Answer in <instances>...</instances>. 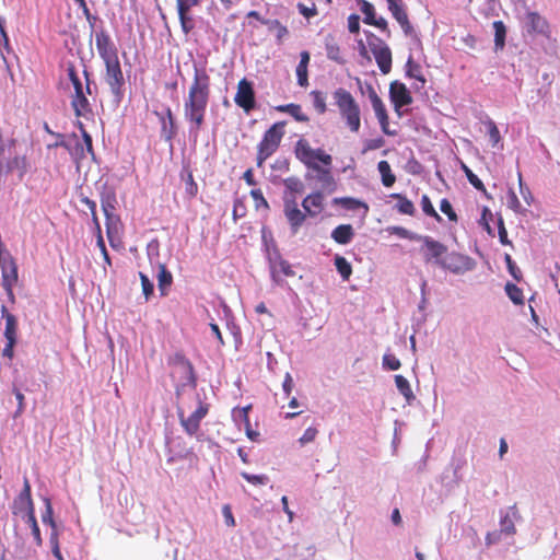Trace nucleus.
<instances>
[{"label": "nucleus", "instance_id": "obj_44", "mask_svg": "<svg viewBox=\"0 0 560 560\" xmlns=\"http://www.w3.org/2000/svg\"><path fill=\"white\" fill-rule=\"evenodd\" d=\"M185 194L188 199L195 198L198 194V185L195 182L192 173L190 171H187L185 178Z\"/></svg>", "mask_w": 560, "mask_h": 560}, {"label": "nucleus", "instance_id": "obj_25", "mask_svg": "<svg viewBox=\"0 0 560 560\" xmlns=\"http://www.w3.org/2000/svg\"><path fill=\"white\" fill-rule=\"evenodd\" d=\"M325 49L327 58L339 63L345 65L346 59L342 56L341 48L339 44L335 40L332 36H327L325 40Z\"/></svg>", "mask_w": 560, "mask_h": 560}, {"label": "nucleus", "instance_id": "obj_52", "mask_svg": "<svg viewBox=\"0 0 560 560\" xmlns=\"http://www.w3.org/2000/svg\"><path fill=\"white\" fill-rule=\"evenodd\" d=\"M318 430L314 427L307 428L302 436L299 439L301 445H305L315 441Z\"/></svg>", "mask_w": 560, "mask_h": 560}, {"label": "nucleus", "instance_id": "obj_24", "mask_svg": "<svg viewBox=\"0 0 560 560\" xmlns=\"http://www.w3.org/2000/svg\"><path fill=\"white\" fill-rule=\"evenodd\" d=\"M156 278L160 294L162 296L167 295L173 283V276L172 272L166 268L165 264H159V272Z\"/></svg>", "mask_w": 560, "mask_h": 560}, {"label": "nucleus", "instance_id": "obj_28", "mask_svg": "<svg viewBox=\"0 0 560 560\" xmlns=\"http://www.w3.org/2000/svg\"><path fill=\"white\" fill-rule=\"evenodd\" d=\"M374 59L383 74H387L392 70V51L390 48L387 46L386 48L381 49L380 51L375 52Z\"/></svg>", "mask_w": 560, "mask_h": 560}, {"label": "nucleus", "instance_id": "obj_46", "mask_svg": "<svg viewBox=\"0 0 560 560\" xmlns=\"http://www.w3.org/2000/svg\"><path fill=\"white\" fill-rule=\"evenodd\" d=\"M421 207H422V211L429 215V217H432L434 219H436L438 221L441 220V217L440 214L435 211L430 198L428 195H423L421 197Z\"/></svg>", "mask_w": 560, "mask_h": 560}, {"label": "nucleus", "instance_id": "obj_30", "mask_svg": "<svg viewBox=\"0 0 560 560\" xmlns=\"http://www.w3.org/2000/svg\"><path fill=\"white\" fill-rule=\"evenodd\" d=\"M377 170L382 177V184L385 187H392L396 182V176L392 173L389 163L385 160L380 161Z\"/></svg>", "mask_w": 560, "mask_h": 560}, {"label": "nucleus", "instance_id": "obj_1", "mask_svg": "<svg viewBox=\"0 0 560 560\" xmlns=\"http://www.w3.org/2000/svg\"><path fill=\"white\" fill-rule=\"evenodd\" d=\"M211 79L206 68L195 67L194 78L184 98L183 114L189 124V130L195 136L206 122L207 107L210 101Z\"/></svg>", "mask_w": 560, "mask_h": 560}, {"label": "nucleus", "instance_id": "obj_10", "mask_svg": "<svg viewBox=\"0 0 560 560\" xmlns=\"http://www.w3.org/2000/svg\"><path fill=\"white\" fill-rule=\"evenodd\" d=\"M1 316L5 319L4 338L7 339L2 354L3 357L12 359L18 341V320L16 317L8 311L5 305L1 306Z\"/></svg>", "mask_w": 560, "mask_h": 560}, {"label": "nucleus", "instance_id": "obj_35", "mask_svg": "<svg viewBox=\"0 0 560 560\" xmlns=\"http://www.w3.org/2000/svg\"><path fill=\"white\" fill-rule=\"evenodd\" d=\"M335 267L342 280L348 281L352 275L351 264L342 256L337 255L335 257Z\"/></svg>", "mask_w": 560, "mask_h": 560}, {"label": "nucleus", "instance_id": "obj_62", "mask_svg": "<svg viewBox=\"0 0 560 560\" xmlns=\"http://www.w3.org/2000/svg\"><path fill=\"white\" fill-rule=\"evenodd\" d=\"M250 196L253 197V199L255 200L256 202V207L259 208L260 206L265 207V208H268V202L267 200L265 199L264 195H262V191L260 189H253L250 191Z\"/></svg>", "mask_w": 560, "mask_h": 560}, {"label": "nucleus", "instance_id": "obj_19", "mask_svg": "<svg viewBox=\"0 0 560 560\" xmlns=\"http://www.w3.org/2000/svg\"><path fill=\"white\" fill-rule=\"evenodd\" d=\"M247 18H252L260 22L261 24L266 25L269 31H272L273 27H277V43L282 44L283 38L288 36L289 31L285 25H283L279 20H267L261 18L259 12L257 11H249L246 14Z\"/></svg>", "mask_w": 560, "mask_h": 560}, {"label": "nucleus", "instance_id": "obj_38", "mask_svg": "<svg viewBox=\"0 0 560 560\" xmlns=\"http://www.w3.org/2000/svg\"><path fill=\"white\" fill-rule=\"evenodd\" d=\"M13 170L19 171V177L22 178L27 171V162L25 156H14L7 164V172H12Z\"/></svg>", "mask_w": 560, "mask_h": 560}, {"label": "nucleus", "instance_id": "obj_18", "mask_svg": "<svg viewBox=\"0 0 560 560\" xmlns=\"http://www.w3.org/2000/svg\"><path fill=\"white\" fill-rule=\"evenodd\" d=\"M369 96H370V101H371L373 110L375 113V116L377 117L378 122L381 125L382 131L386 135H392V132L388 130L389 119H388L385 104L383 103L382 98L377 95V93L374 90L370 91Z\"/></svg>", "mask_w": 560, "mask_h": 560}, {"label": "nucleus", "instance_id": "obj_54", "mask_svg": "<svg viewBox=\"0 0 560 560\" xmlns=\"http://www.w3.org/2000/svg\"><path fill=\"white\" fill-rule=\"evenodd\" d=\"M440 210L447 215V218L451 220V221H454L456 222L457 221V214L456 212L454 211L451 202L447 200V199H442L441 200V203H440Z\"/></svg>", "mask_w": 560, "mask_h": 560}, {"label": "nucleus", "instance_id": "obj_2", "mask_svg": "<svg viewBox=\"0 0 560 560\" xmlns=\"http://www.w3.org/2000/svg\"><path fill=\"white\" fill-rule=\"evenodd\" d=\"M295 158L307 168L318 173V179L329 187H335V180L329 167L332 163L330 154L323 149H313L305 138L296 141L294 147Z\"/></svg>", "mask_w": 560, "mask_h": 560}, {"label": "nucleus", "instance_id": "obj_53", "mask_svg": "<svg viewBox=\"0 0 560 560\" xmlns=\"http://www.w3.org/2000/svg\"><path fill=\"white\" fill-rule=\"evenodd\" d=\"M78 127L82 133V137H83V142L82 143L84 145V149L90 153V154H94L93 152V143H92V137L90 136V133L85 130L83 124L81 121H78Z\"/></svg>", "mask_w": 560, "mask_h": 560}, {"label": "nucleus", "instance_id": "obj_63", "mask_svg": "<svg viewBox=\"0 0 560 560\" xmlns=\"http://www.w3.org/2000/svg\"><path fill=\"white\" fill-rule=\"evenodd\" d=\"M384 144L385 140L381 137L376 139H371L365 144V151L377 150L382 148Z\"/></svg>", "mask_w": 560, "mask_h": 560}, {"label": "nucleus", "instance_id": "obj_33", "mask_svg": "<svg viewBox=\"0 0 560 560\" xmlns=\"http://www.w3.org/2000/svg\"><path fill=\"white\" fill-rule=\"evenodd\" d=\"M18 281V270L16 266L13 261H10L9 264H3L2 266V287H7L8 283L10 285H14V283Z\"/></svg>", "mask_w": 560, "mask_h": 560}, {"label": "nucleus", "instance_id": "obj_7", "mask_svg": "<svg viewBox=\"0 0 560 560\" xmlns=\"http://www.w3.org/2000/svg\"><path fill=\"white\" fill-rule=\"evenodd\" d=\"M285 121H277L268 128L257 145V165L261 166L280 147L285 133Z\"/></svg>", "mask_w": 560, "mask_h": 560}, {"label": "nucleus", "instance_id": "obj_58", "mask_svg": "<svg viewBox=\"0 0 560 560\" xmlns=\"http://www.w3.org/2000/svg\"><path fill=\"white\" fill-rule=\"evenodd\" d=\"M296 77L300 86L305 88L308 85L307 67L298 65Z\"/></svg>", "mask_w": 560, "mask_h": 560}, {"label": "nucleus", "instance_id": "obj_12", "mask_svg": "<svg viewBox=\"0 0 560 560\" xmlns=\"http://www.w3.org/2000/svg\"><path fill=\"white\" fill-rule=\"evenodd\" d=\"M201 0H176L178 19L182 31L187 35L195 28L191 8L199 5Z\"/></svg>", "mask_w": 560, "mask_h": 560}, {"label": "nucleus", "instance_id": "obj_32", "mask_svg": "<svg viewBox=\"0 0 560 560\" xmlns=\"http://www.w3.org/2000/svg\"><path fill=\"white\" fill-rule=\"evenodd\" d=\"M105 225H106L107 238H108L110 246L114 248H118L121 244V241H120L121 222L105 223Z\"/></svg>", "mask_w": 560, "mask_h": 560}, {"label": "nucleus", "instance_id": "obj_29", "mask_svg": "<svg viewBox=\"0 0 560 560\" xmlns=\"http://www.w3.org/2000/svg\"><path fill=\"white\" fill-rule=\"evenodd\" d=\"M406 75L417 80L420 83L417 89L424 88L427 80L422 74L421 66L415 62L411 56L408 58L406 63Z\"/></svg>", "mask_w": 560, "mask_h": 560}, {"label": "nucleus", "instance_id": "obj_55", "mask_svg": "<svg viewBox=\"0 0 560 560\" xmlns=\"http://www.w3.org/2000/svg\"><path fill=\"white\" fill-rule=\"evenodd\" d=\"M241 476L252 485H265L268 482V477L265 475H252L248 472H242Z\"/></svg>", "mask_w": 560, "mask_h": 560}, {"label": "nucleus", "instance_id": "obj_57", "mask_svg": "<svg viewBox=\"0 0 560 560\" xmlns=\"http://www.w3.org/2000/svg\"><path fill=\"white\" fill-rule=\"evenodd\" d=\"M174 359H175V361H176L177 363H179V364L185 369V371H186V372H187V374L189 375V378H190V380H194V366H192V364L189 362V360H187V359L185 358V355H183V354H178V353L175 355V358H174Z\"/></svg>", "mask_w": 560, "mask_h": 560}, {"label": "nucleus", "instance_id": "obj_37", "mask_svg": "<svg viewBox=\"0 0 560 560\" xmlns=\"http://www.w3.org/2000/svg\"><path fill=\"white\" fill-rule=\"evenodd\" d=\"M395 384L399 393L406 398L407 401L415 399V395L410 387L408 380L402 375L395 376Z\"/></svg>", "mask_w": 560, "mask_h": 560}, {"label": "nucleus", "instance_id": "obj_8", "mask_svg": "<svg viewBox=\"0 0 560 560\" xmlns=\"http://www.w3.org/2000/svg\"><path fill=\"white\" fill-rule=\"evenodd\" d=\"M422 249L424 250V259L427 262L434 260L436 264L442 265L444 268L452 269L454 271L457 270V268L452 262H450V260L459 259L460 257L451 255L445 260H441L442 256L447 250V247L444 244L434 241L429 236H425L423 238Z\"/></svg>", "mask_w": 560, "mask_h": 560}, {"label": "nucleus", "instance_id": "obj_20", "mask_svg": "<svg viewBox=\"0 0 560 560\" xmlns=\"http://www.w3.org/2000/svg\"><path fill=\"white\" fill-rule=\"evenodd\" d=\"M526 25L529 33H536L548 36L550 33L547 20L537 12H528L526 15Z\"/></svg>", "mask_w": 560, "mask_h": 560}, {"label": "nucleus", "instance_id": "obj_49", "mask_svg": "<svg viewBox=\"0 0 560 560\" xmlns=\"http://www.w3.org/2000/svg\"><path fill=\"white\" fill-rule=\"evenodd\" d=\"M476 214H479V219L477 220L478 224L488 233H490V223L488 221V208L486 206L480 207L476 206Z\"/></svg>", "mask_w": 560, "mask_h": 560}, {"label": "nucleus", "instance_id": "obj_40", "mask_svg": "<svg viewBox=\"0 0 560 560\" xmlns=\"http://www.w3.org/2000/svg\"><path fill=\"white\" fill-rule=\"evenodd\" d=\"M494 28V43L495 47L502 49L505 43L506 28L502 21H495L492 23Z\"/></svg>", "mask_w": 560, "mask_h": 560}, {"label": "nucleus", "instance_id": "obj_56", "mask_svg": "<svg viewBox=\"0 0 560 560\" xmlns=\"http://www.w3.org/2000/svg\"><path fill=\"white\" fill-rule=\"evenodd\" d=\"M298 10L299 12L305 18V19H311V18H314L315 15H317V8L315 5V3H312L311 7H307L305 5L304 3L300 2L298 3Z\"/></svg>", "mask_w": 560, "mask_h": 560}, {"label": "nucleus", "instance_id": "obj_60", "mask_svg": "<svg viewBox=\"0 0 560 560\" xmlns=\"http://www.w3.org/2000/svg\"><path fill=\"white\" fill-rule=\"evenodd\" d=\"M43 522L45 524H48L50 527H56V522L52 517V506H51V503L50 501L47 499L46 500V511L45 513L43 514Z\"/></svg>", "mask_w": 560, "mask_h": 560}, {"label": "nucleus", "instance_id": "obj_47", "mask_svg": "<svg viewBox=\"0 0 560 560\" xmlns=\"http://www.w3.org/2000/svg\"><path fill=\"white\" fill-rule=\"evenodd\" d=\"M463 168H464V172H465L469 183L476 189L481 190L482 192H485L487 195V189H486L483 183L479 179V177L476 174H474V172L470 168H468L466 165H464Z\"/></svg>", "mask_w": 560, "mask_h": 560}, {"label": "nucleus", "instance_id": "obj_16", "mask_svg": "<svg viewBox=\"0 0 560 560\" xmlns=\"http://www.w3.org/2000/svg\"><path fill=\"white\" fill-rule=\"evenodd\" d=\"M34 509L31 485L27 478L24 479L23 489L19 495L14 499L12 505V512L14 515H22Z\"/></svg>", "mask_w": 560, "mask_h": 560}, {"label": "nucleus", "instance_id": "obj_50", "mask_svg": "<svg viewBox=\"0 0 560 560\" xmlns=\"http://www.w3.org/2000/svg\"><path fill=\"white\" fill-rule=\"evenodd\" d=\"M383 366L386 370L396 371L401 366V363L394 354L385 353L383 357Z\"/></svg>", "mask_w": 560, "mask_h": 560}, {"label": "nucleus", "instance_id": "obj_64", "mask_svg": "<svg viewBox=\"0 0 560 560\" xmlns=\"http://www.w3.org/2000/svg\"><path fill=\"white\" fill-rule=\"evenodd\" d=\"M294 387L293 378L290 373H287L282 383L283 392L289 396Z\"/></svg>", "mask_w": 560, "mask_h": 560}, {"label": "nucleus", "instance_id": "obj_59", "mask_svg": "<svg viewBox=\"0 0 560 560\" xmlns=\"http://www.w3.org/2000/svg\"><path fill=\"white\" fill-rule=\"evenodd\" d=\"M504 259L508 265L510 273L515 280L518 281L522 276L521 270L516 267L515 262L512 260V257L509 254H505Z\"/></svg>", "mask_w": 560, "mask_h": 560}, {"label": "nucleus", "instance_id": "obj_31", "mask_svg": "<svg viewBox=\"0 0 560 560\" xmlns=\"http://www.w3.org/2000/svg\"><path fill=\"white\" fill-rule=\"evenodd\" d=\"M390 197L398 200V202L396 205V209L399 213L407 214V215L415 214L416 208H415L412 201L407 199L406 196H404L401 194H392Z\"/></svg>", "mask_w": 560, "mask_h": 560}, {"label": "nucleus", "instance_id": "obj_51", "mask_svg": "<svg viewBox=\"0 0 560 560\" xmlns=\"http://www.w3.org/2000/svg\"><path fill=\"white\" fill-rule=\"evenodd\" d=\"M12 393L14 394L16 401H18V408L14 413V418L21 416L24 412L25 409V397L23 393L15 386L12 388Z\"/></svg>", "mask_w": 560, "mask_h": 560}, {"label": "nucleus", "instance_id": "obj_34", "mask_svg": "<svg viewBox=\"0 0 560 560\" xmlns=\"http://www.w3.org/2000/svg\"><path fill=\"white\" fill-rule=\"evenodd\" d=\"M335 203L341 205L347 210H357L362 208L364 210V214L369 212L368 203L352 197L336 198Z\"/></svg>", "mask_w": 560, "mask_h": 560}, {"label": "nucleus", "instance_id": "obj_39", "mask_svg": "<svg viewBox=\"0 0 560 560\" xmlns=\"http://www.w3.org/2000/svg\"><path fill=\"white\" fill-rule=\"evenodd\" d=\"M364 34L366 36L369 49L373 55L377 52V50L380 51L381 49L386 48L388 46L382 38L376 36L374 33L365 31Z\"/></svg>", "mask_w": 560, "mask_h": 560}, {"label": "nucleus", "instance_id": "obj_13", "mask_svg": "<svg viewBox=\"0 0 560 560\" xmlns=\"http://www.w3.org/2000/svg\"><path fill=\"white\" fill-rule=\"evenodd\" d=\"M389 98L396 112L412 103V96L405 83L393 81L389 84Z\"/></svg>", "mask_w": 560, "mask_h": 560}, {"label": "nucleus", "instance_id": "obj_45", "mask_svg": "<svg viewBox=\"0 0 560 560\" xmlns=\"http://www.w3.org/2000/svg\"><path fill=\"white\" fill-rule=\"evenodd\" d=\"M139 278L141 281L143 295L148 301L153 295L154 285L145 273L139 272Z\"/></svg>", "mask_w": 560, "mask_h": 560}, {"label": "nucleus", "instance_id": "obj_41", "mask_svg": "<svg viewBox=\"0 0 560 560\" xmlns=\"http://www.w3.org/2000/svg\"><path fill=\"white\" fill-rule=\"evenodd\" d=\"M505 292L514 304H524L523 291L516 284L511 282L506 283Z\"/></svg>", "mask_w": 560, "mask_h": 560}, {"label": "nucleus", "instance_id": "obj_43", "mask_svg": "<svg viewBox=\"0 0 560 560\" xmlns=\"http://www.w3.org/2000/svg\"><path fill=\"white\" fill-rule=\"evenodd\" d=\"M311 96L313 97L314 108L318 114H324L327 110L326 96L322 91H312Z\"/></svg>", "mask_w": 560, "mask_h": 560}, {"label": "nucleus", "instance_id": "obj_3", "mask_svg": "<svg viewBox=\"0 0 560 560\" xmlns=\"http://www.w3.org/2000/svg\"><path fill=\"white\" fill-rule=\"evenodd\" d=\"M283 201L284 215L293 232H298L306 217H318L325 209V196L319 190L308 194L302 200L304 212L300 210L295 196L285 197Z\"/></svg>", "mask_w": 560, "mask_h": 560}, {"label": "nucleus", "instance_id": "obj_21", "mask_svg": "<svg viewBox=\"0 0 560 560\" xmlns=\"http://www.w3.org/2000/svg\"><path fill=\"white\" fill-rule=\"evenodd\" d=\"M117 199L114 192L104 194L101 198V207L105 214V223H119L120 218L116 214Z\"/></svg>", "mask_w": 560, "mask_h": 560}, {"label": "nucleus", "instance_id": "obj_26", "mask_svg": "<svg viewBox=\"0 0 560 560\" xmlns=\"http://www.w3.org/2000/svg\"><path fill=\"white\" fill-rule=\"evenodd\" d=\"M276 110H278L280 113L289 114L299 122L310 121V117L303 112L302 106L300 104L290 103V104L279 105L276 107Z\"/></svg>", "mask_w": 560, "mask_h": 560}, {"label": "nucleus", "instance_id": "obj_11", "mask_svg": "<svg viewBox=\"0 0 560 560\" xmlns=\"http://www.w3.org/2000/svg\"><path fill=\"white\" fill-rule=\"evenodd\" d=\"M234 102L246 113H249L255 108V91L250 81L245 78L238 81Z\"/></svg>", "mask_w": 560, "mask_h": 560}, {"label": "nucleus", "instance_id": "obj_36", "mask_svg": "<svg viewBox=\"0 0 560 560\" xmlns=\"http://www.w3.org/2000/svg\"><path fill=\"white\" fill-rule=\"evenodd\" d=\"M283 185L285 189L289 191V195H285V197L295 196L296 194H301L304 190V184L302 180L298 177H288L283 179Z\"/></svg>", "mask_w": 560, "mask_h": 560}, {"label": "nucleus", "instance_id": "obj_23", "mask_svg": "<svg viewBox=\"0 0 560 560\" xmlns=\"http://www.w3.org/2000/svg\"><path fill=\"white\" fill-rule=\"evenodd\" d=\"M518 517V512L515 506L509 508L505 513L501 516L500 520V533L506 535L515 534V525L514 522Z\"/></svg>", "mask_w": 560, "mask_h": 560}, {"label": "nucleus", "instance_id": "obj_4", "mask_svg": "<svg viewBox=\"0 0 560 560\" xmlns=\"http://www.w3.org/2000/svg\"><path fill=\"white\" fill-rule=\"evenodd\" d=\"M68 78L73 88L71 94V107L74 112L75 117H84L92 115V106L88 100V95H91V80L90 74L86 70L83 71L84 81L79 75L73 63L67 66Z\"/></svg>", "mask_w": 560, "mask_h": 560}, {"label": "nucleus", "instance_id": "obj_15", "mask_svg": "<svg viewBox=\"0 0 560 560\" xmlns=\"http://www.w3.org/2000/svg\"><path fill=\"white\" fill-rule=\"evenodd\" d=\"M361 12L364 14L363 22L368 25L375 26L380 28L382 32L387 33V36H390V31L388 28V23L384 18L375 16L374 5L366 0H358Z\"/></svg>", "mask_w": 560, "mask_h": 560}, {"label": "nucleus", "instance_id": "obj_22", "mask_svg": "<svg viewBox=\"0 0 560 560\" xmlns=\"http://www.w3.org/2000/svg\"><path fill=\"white\" fill-rule=\"evenodd\" d=\"M160 120L161 136L164 138L165 141L171 142L177 133V128L175 125L173 112L170 107L166 108L164 116H160Z\"/></svg>", "mask_w": 560, "mask_h": 560}, {"label": "nucleus", "instance_id": "obj_17", "mask_svg": "<svg viewBox=\"0 0 560 560\" xmlns=\"http://www.w3.org/2000/svg\"><path fill=\"white\" fill-rule=\"evenodd\" d=\"M388 3V10L393 18L398 22L406 35H411L413 27L409 22L407 11L404 7L402 0H386Z\"/></svg>", "mask_w": 560, "mask_h": 560}, {"label": "nucleus", "instance_id": "obj_61", "mask_svg": "<svg viewBox=\"0 0 560 560\" xmlns=\"http://www.w3.org/2000/svg\"><path fill=\"white\" fill-rule=\"evenodd\" d=\"M348 28L350 33L357 34L360 31V16L358 14H351L348 18Z\"/></svg>", "mask_w": 560, "mask_h": 560}, {"label": "nucleus", "instance_id": "obj_6", "mask_svg": "<svg viewBox=\"0 0 560 560\" xmlns=\"http://www.w3.org/2000/svg\"><path fill=\"white\" fill-rule=\"evenodd\" d=\"M190 402L194 404L196 408L189 415L186 413L191 409L192 406L186 402L178 406L177 415L184 431L188 435L192 436L198 433L200 429V422L208 415L210 405L203 401L198 394H195L191 397Z\"/></svg>", "mask_w": 560, "mask_h": 560}, {"label": "nucleus", "instance_id": "obj_9", "mask_svg": "<svg viewBox=\"0 0 560 560\" xmlns=\"http://www.w3.org/2000/svg\"><path fill=\"white\" fill-rule=\"evenodd\" d=\"M105 81L109 85L112 93L117 97L122 96V86L125 84L124 73L118 57L105 60Z\"/></svg>", "mask_w": 560, "mask_h": 560}, {"label": "nucleus", "instance_id": "obj_42", "mask_svg": "<svg viewBox=\"0 0 560 560\" xmlns=\"http://www.w3.org/2000/svg\"><path fill=\"white\" fill-rule=\"evenodd\" d=\"M4 25H5V21L0 15V55L3 58V60H5L4 52L11 51L9 36L5 32Z\"/></svg>", "mask_w": 560, "mask_h": 560}, {"label": "nucleus", "instance_id": "obj_27", "mask_svg": "<svg viewBox=\"0 0 560 560\" xmlns=\"http://www.w3.org/2000/svg\"><path fill=\"white\" fill-rule=\"evenodd\" d=\"M353 236V228L350 224H340L331 232L332 240L341 245L350 243Z\"/></svg>", "mask_w": 560, "mask_h": 560}, {"label": "nucleus", "instance_id": "obj_14", "mask_svg": "<svg viewBox=\"0 0 560 560\" xmlns=\"http://www.w3.org/2000/svg\"><path fill=\"white\" fill-rule=\"evenodd\" d=\"M95 45L97 52L103 61L118 57L117 48L113 43L109 34L104 28H101L98 32H96Z\"/></svg>", "mask_w": 560, "mask_h": 560}, {"label": "nucleus", "instance_id": "obj_5", "mask_svg": "<svg viewBox=\"0 0 560 560\" xmlns=\"http://www.w3.org/2000/svg\"><path fill=\"white\" fill-rule=\"evenodd\" d=\"M334 104L347 128L357 133L361 128V108L350 91L338 88L332 93Z\"/></svg>", "mask_w": 560, "mask_h": 560}, {"label": "nucleus", "instance_id": "obj_48", "mask_svg": "<svg viewBox=\"0 0 560 560\" xmlns=\"http://www.w3.org/2000/svg\"><path fill=\"white\" fill-rule=\"evenodd\" d=\"M250 409L249 406L242 408L238 410L240 416L242 417L245 427H246V434L252 440L255 441L256 438L259 435L257 432L253 431L250 429L249 418H248V410Z\"/></svg>", "mask_w": 560, "mask_h": 560}]
</instances>
